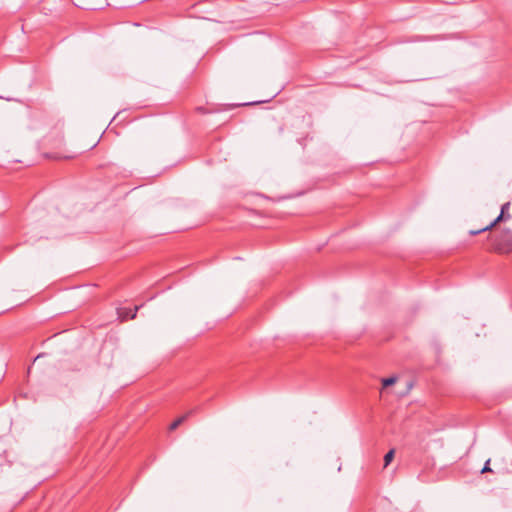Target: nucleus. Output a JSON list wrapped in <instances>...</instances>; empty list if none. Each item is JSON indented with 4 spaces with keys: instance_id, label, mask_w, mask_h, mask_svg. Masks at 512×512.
Wrapping results in <instances>:
<instances>
[{
    "instance_id": "obj_4",
    "label": "nucleus",
    "mask_w": 512,
    "mask_h": 512,
    "mask_svg": "<svg viewBox=\"0 0 512 512\" xmlns=\"http://www.w3.org/2000/svg\"><path fill=\"white\" fill-rule=\"evenodd\" d=\"M192 412H189L187 413L186 415H183L181 417H179L178 419H176L174 422H172L170 424V427L169 429L170 430H175L179 425H181L186 419L187 417L191 414Z\"/></svg>"
},
{
    "instance_id": "obj_6",
    "label": "nucleus",
    "mask_w": 512,
    "mask_h": 512,
    "mask_svg": "<svg viewBox=\"0 0 512 512\" xmlns=\"http://www.w3.org/2000/svg\"><path fill=\"white\" fill-rule=\"evenodd\" d=\"M396 381H397V377H395V376L384 378V379H382V385L384 388L389 387V386L393 385Z\"/></svg>"
},
{
    "instance_id": "obj_7",
    "label": "nucleus",
    "mask_w": 512,
    "mask_h": 512,
    "mask_svg": "<svg viewBox=\"0 0 512 512\" xmlns=\"http://www.w3.org/2000/svg\"><path fill=\"white\" fill-rule=\"evenodd\" d=\"M489 463H490V460H488V461L485 463V465H484L483 469L481 470V473H485V472L491 471V469H490V467H489Z\"/></svg>"
},
{
    "instance_id": "obj_3",
    "label": "nucleus",
    "mask_w": 512,
    "mask_h": 512,
    "mask_svg": "<svg viewBox=\"0 0 512 512\" xmlns=\"http://www.w3.org/2000/svg\"><path fill=\"white\" fill-rule=\"evenodd\" d=\"M138 309H139V306H135L133 310H131V309H120L118 311V314H119V317L122 320L134 319L136 317V313H137Z\"/></svg>"
},
{
    "instance_id": "obj_5",
    "label": "nucleus",
    "mask_w": 512,
    "mask_h": 512,
    "mask_svg": "<svg viewBox=\"0 0 512 512\" xmlns=\"http://www.w3.org/2000/svg\"><path fill=\"white\" fill-rule=\"evenodd\" d=\"M394 449L389 450L384 456V466L387 467L394 458Z\"/></svg>"
},
{
    "instance_id": "obj_2",
    "label": "nucleus",
    "mask_w": 512,
    "mask_h": 512,
    "mask_svg": "<svg viewBox=\"0 0 512 512\" xmlns=\"http://www.w3.org/2000/svg\"><path fill=\"white\" fill-rule=\"evenodd\" d=\"M510 206V203L509 202H506L505 204L502 205L501 207V212L500 214L498 215V217L492 221L489 225H487L486 227L482 228V229H479V230H476V231H471L470 233L472 235H477L483 231H487V230H490L492 229L497 223H499L501 220L505 219V211H507V209L509 208ZM510 215L508 214L506 216V218H509Z\"/></svg>"
},
{
    "instance_id": "obj_1",
    "label": "nucleus",
    "mask_w": 512,
    "mask_h": 512,
    "mask_svg": "<svg viewBox=\"0 0 512 512\" xmlns=\"http://www.w3.org/2000/svg\"><path fill=\"white\" fill-rule=\"evenodd\" d=\"M493 249L498 253H508L512 251V232L503 230L492 235Z\"/></svg>"
}]
</instances>
